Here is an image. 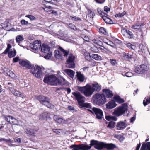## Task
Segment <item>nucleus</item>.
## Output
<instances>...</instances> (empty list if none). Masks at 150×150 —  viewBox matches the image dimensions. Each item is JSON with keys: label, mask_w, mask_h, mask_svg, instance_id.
<instances>
[{"label": "nucleus", "mask_w": 150, "mask_h": 150, "mask_svg": "<svg viewBox=\"0 0 150 150\" xmlns=\"http://www.w3.org/2000/svg\"><path fill=\"white\" fill-rule=\"evenodd\" d=\"M93 146L96 149L98 150H100L104 148L111 149L116 147V145L113 144H106L94 140L90 141L89 145H88L86 143L79 145H72L69 147L72 150H88Z\"/></svg>", "instance_id": "f257e3e1"}, {"label": "nucleus", "mask_w": 150, "mask_h": 150, "mask_svg": "<svg viewBox=\"0 0 150 150\" xmlns=\"http://www.w3.org/2000/svg\"><path fill=\"white\" fill-rule=\"evenodd\" d=\"M92 100L95 104L99 105L105 104L106 101L105 95L100 93H97L93 95L92 97Z\"/></svg>", "instance_id": "f03ea898"}, {"label": "nucleus", "mask_w": 150, "mask_h": 150, "mask_svg": "<svg viewBox=\"0 0 150 150\" xmlns=\"http://www.w3.org/2000/svg\"><path fill=\"white\" fill-rule=\"evenodd\" d=\"M37 99L42 105H43L48 108H53L54 106L50 103V100L48 98L42 95L37 96L36 97Z\"/></svg>", "instance_id": "7ed1b4c3"}, {"label": "nucleus", "mask_w": 150, "mask_h": 150, "mask_svg": "<svg viewBox=\"0 0 150 150\" xmlns=\"http://www.w3.org/2000/svg\"><path fill=\"white\" fill-rule=\"evenodd\" d=\"M43 81L45 83L51 85H57L58 79L54 75H46L44 78Z\"/></svg>", "instance_id": "20e7f679"}, {"label": "nucleus", "mask_w": 150, "mask_h": 150, "mask_svg": "<svg viewBox=\"0 0 150 150\" xmlns=\"http://www.w3.org/2000/svg\"><path fill=\"white\" fill-rule=\"evenodd\" d=\"M78 89L79 91L83 93L87 97L90 96L93 92L91 86L88 84L83 87L78 86Z\"/></svg>", "instance_id": "39448f33"}, {"label": "nucleus", "mask_w": 150, "mask_h": 150, "mask_svg": "<svg viewBox=\"0 0 150 150\" xmlns=\"http://www.w3.org/2000/svg\"><path fill=\"white\" fill-rule=\"evenodd\" d=\"M41 52L44 53V57L46 59H49L52 55L51 52H50V48L48 46L45 44H43L41 46Z\"/></svg>", "instance_id": "423d86ee"}, {"label": "nucleus", "mask_w": 150, "mask_h": 150, "mask_svg": "<svg viewBox=\"0 0 150 150\" xmlns=\"http://www.w3.org/2000/svg\"><path fill=\"white\" fill-rule=\"evenodd\" d=\"M127 109V104H124L122 106L115 109L113 113L117 116H120L124 114Z\"/></svg>", "instance_id": "0eeeda50"}, {"label": "nucleus", "mask_w": 150, "mask_h": 150, "mask_svg": "<svg viewBox=\"0 0 150 150\" xmlns=\"http://www.w3.org/2000/svg\"><path fill=\"white\" fill-rule=\"evenodd\" d=\"M31 72L35 77L40 78L42 76V72L41 68L39 66H35L34 68H31Z\"/></svg>", "instance_id": "6e6552de"}, {"label": "nucleus", "mask_w": 150, "mask_h": 150, "mask_svg": "<svg viewBox=\"0 0 150 150\" xmlns=\"http://www.w3.org/2000/svg\"><path fill=\"white\" fill-rule=\"evenodd\" d=\"M87 110L92 113H94L96 115V118L98 119H101L103 117V112L99 108L93 107L91 109H88Z\"/></svg>", "instance_id": "1a4fd4ad"}, {"label": "nucleus", "mask_w": 150, "mask_h": 150, "mask_svg": "<svg viewBox=\"0 0 150 150\" xmlns=\"http://www.w3.org/2000/svg\"><path fill=\"white\" fill-rule=\"evenodd\" d=\"M30 47L34 52L36 53L41 46V42L40 41H35L30 44Z\"/></svg>", "instance_id": "9d476101"}, {"label": "nucleus", "mask_w": 150, "mask_h": 150, "mask_svg": "<svg viewBox=\"0 0 150 150\" xmlns=\"http://www.w3.org/2000/svg\"><path fill=\"white\" fill-rule=\"evenodd\" d=\"M148 69V67L145 65H138L135 68V71L137 74H142L145 72Z\"/></svg>", "instance_id": "9b49d317"}, {"label": "nucleus", "mask_w": 150, "mask_h": 150, "mask_svg": "<svg viewBox=\"0 0 150 150\" xmlns=\"http://www.w3.org/2000/svg\"><path fill=\"white\" fill-rule=\"evenodd\" d=\"M72 94L75 96L76 99L78 101V105L79 106L80 103H82L84 102L85 98L80 93L77 92H72Z\"/></svg>", "instance_id": "f8f14e48"}, {"label": "nucleus", "mask_w": 150, "mask_h": 150, "mask_svg": "<svg viewBox=\"0 0 150 150\" xmlns=\"http://www.w3.org/2000/svg\"><path fill=\"white\" fill-rule=\"evenodd\" d=\"M75 57L72 54H70L68 59L67 60L66 66L69 68H72L75 67V65L74 62Z\"/></svg>", "instance_id": "ddd939ff"}, {"label": "nucleus", "mask_w": 150, "mask_h": 150, "mask_svg": "<svg viewBox=\"0 0 150 150\" xmlns=\"http://www.w3.org/2000/svg\"><path fill=\"white\" fill-rule=\"evenodd\" d=\"M20 65L22 66L25 67L29 69L32 68V66L29 61L27 60H22L19 62Z\"/></svg>", "instance_id": "4468645a"}, {"label": "nucleus", "mask_w": 150, "mask_h": 150, "mask_svg": "<svg viewBox=\"0 0 150 150\" xmlns=\"http://www.w3.org/2000/svg\"><path fill=\"white\" fill-rule=\"evenodd\" d=\"M127 126L126 120L124 121H121L118 122L117 125V128L118 130H123Z\"/></svg>", "instance_id": "2eb2a0df"}, {"label": "nucleus", "mask_w": 150, "mask_h": 150, "mask_svg": "<svg viewBox=\"0 0 150 150\" xmlns=\"http://www.w3.org/2000/svg\"><path fill=\"white\" fill-rule=\"evenodd\" d=\"M102 92L105 96H106L107 98H111L113 96V94L112 91L109 89H103Z\"/></svg>", "instance_id": "dca6fc26"}, {"label": "nucleus", "mask_w": 150, "mask_h": 150, "mask_svg": "<svg viewBox=\"0 0 150 150\" xmlns=\"http://www.w3.org/2000/svg\"><path fill=\"white\" fill-rule=\"evenodd\" d=\"M91 86L92 90L93 91V92L94 91L98 92L101 89V86L96 82L92 84Z\"/></svg>", "instance_id": "f3484780"}, {"label": "nucleus", "mask_w": 150, "mask_h": 150, "mask_svg": "<svg viewBox=\"0 0 150 150\" xmlns=\"http://www.w3.org/2000/svg\"><path fill=\"white\" fill-rule=\"evenodd\" d=\"M140 150H150V142L143 143Z\"/></svg>", "instance_id": "a211bd4d"}, {"label": "nucleus", "mask_w": 150, "mask_h": 150, "mask_svg": "<svg viewBox=\"0 0 150 150\" xmlns=\"http://www.w3.org/2000/svg\"><path fill=\"white\" fill-rule=\"evenodd\" d=\"M116 106L115 102L113 101H110L106 104L107 108L109 109L113 108Z\"/></svg>", "instance_id": "6ab92c4d"}, {"label": "nucleus", "mask_w": 150, "mask_h": 150, "mask_svg": "<svg viewBox=\"0 0 150 150\" xmlns=\"http://www.w3.org/2000/svg\"><path fill=\"white\" fill-rule=\"evenodd\" d=\"M64 72L66 73L69 77L73 78L75 73V72L74 71L69 69H66L64 70Z\"/></svg>", "instance_id": "aec40b11"}, {"label": "nucleus", "mask_w": 150, "mask_h": 150, "mask_svg": "<svg viewBox=\"0 0 150 150\" xmlns=\"http://www.w3.org/2000/svg\"><path fill=\"white\" fill-rule=\"evenodd\" d=\"M79 106H80L81 108H82L86 107L88 108H89V109H91L92 108L90 104L89 103H84V102L82 103H80Z\"/></svg>", "instance_id": "412c9836"}, {"label": "nucleus", "mask_w": 150, "mask_h": 150, "mask_svg": "<svg viewBox=\"0 0 150 150\" xmlns=\"http://www.w3.org/2000/svg\"><path fill=\"white\" fill-rule=\"evenodd\" d=\"M11 92L15 96L22 97V95L21 92L18 91L17 90L15 89H11Z\"/></svg>", "instance_id": "4be33fe9"}, {"label": "nucleus", "mask_w": 150, "mask_h": 150, "mask_svg": "<svg viewBox=\"0 0 150 150\" xmlns=\"http://www.w3.org/2000/svg\"><path fill=\"white\" fill-rule=\"evenodd\" d=\"M54 56L56 58L61 59L62 58V55L61 52L58 50H56L54 52Z\"/></svg>", "instance_id": "5701e85b"}, {"label": "nucleus", "mask_w": 150, "mask_h": 150, "mask_svg": "<svg viewBox=\"0 0 150 150\" xmlns=\"http://www.w3.org/2000/svg\"><path fill=\"white\" fill-rule=\"evenodd\" d=\"M16 52L14 49H12L8 52V57L11 58L14 57L16 55Z\"/></svg>", "instance_id": "b1692460"}, {"label": "nucleus", "mask_w": 150, "mask_h": 150, "mask_svg": "<svg viewBox=\"0 0 150 150\" xmlns=\"http://www.w3.org/2000/svg\"><path fill=\"white\" fill-rule=\"evenodd\" d=\"M102 18L106 23L110 24L112 23V21L106 16H102Z\"/></svg>", "instance_id": "393cba45"}, {"label": "nucleus", "mask_w": 150, "mask_h": 150, "mask_svg": "<svg viewBox=\"0 0 150 150\" xmlns=\"http://www.w3.org/2000/svg\"><path fill=\"white\" fill-rule=\"evenodd\" d=\"M76 73L77 77L79 81L81 82H83L84 79V76L78 72H77Z\"/></svg>", "instance_id": "a878e982"}, {"label": "nucleus", "mask_w": 150, "mask_h": 150, "mask_svg": "<svg viewBox=\"0 0 150 150\" xmlns=\"http://www.w3.org/2000/svg\"><path fill=\"white\" fill-rule=\"evenodd\" d=\"M65 83V79L63 77H60L59 79H58V83H57V85H63Z\"/></svg>", "instance_id": "bb28decb"}, {"label": "nucleus", "mask_w": 150, "mask_h": 150, "mask_svg": "<svg viewBox=\"0 0 150 150\" xmlns=\"http://www.w3.org/2000/svg\"><path fill=\"white\" fill-rule=\"evenodd\" d=\"M150 103V97H146L144 100L143 103L144 106Z\"/></svg>", "instance_id": "cd10ccee"}, {"label": "nucleus", "mask_w": 150, "mask_h": 150, "mask_svg": "<svg viewBox=\"0 0 150 150\" xmlns=\"http://www.w3.org/2000/svg\"><path fill=\"white\" fill-rule=\"evenodd\" d=\"M122 31L124 32H125L127 34L129 35L128 38H132L133 36V34L132 32L129 30H127L123 29L122 30Z\"/></svg>", "instance_id": "c85d7f7f"}, {"label": "nucleus", "mask_w": 150, "mask_h": 150, "mask_svg": "<svg viewBox=\"0 0 150 150\" xmlns=\"http://www.w3.org/2000/svg\"><path fill=\"white\" fill-rule=\"evenodd\" d=\"M59 49L63 53L64 56L67 57V56L69 53V51L64 50L61 47H59Z\"/></svg>", "instance_id": "c756f323"}, {"label": "nucleus", "mask_w": 150, "mask_h": 150, "mask_svg": "<svg viewBox=\"0 0 150 150\" xmlns=\"http://www.w3.org/2000/svg\"><path fill=\"white\" fill-rule=\"evenodd\" d=\"M6 25H5V29L8 31H10L11 28V24L8 23V21H6Z\"/></svg>", "instance_id": "7c9ffc66"}, {"label": "nucleus", "mask_w": 150, "mask_h": 150, "mask_svg": "<svg viewBox=\"0 0 150 150\" xmlns=\"http://www.w3.org/2000/svg\"><path fill=\"white\" fill-rule=\"evenodd\" d=\"M16 42L18 43H20V42L24 40V38L22 35H18L16 38Z\"/></svg>", "instance_id": "2f4dec72"}, {"label": "nucleus", "mask_w": 150, "mask_h": 150, "mask_svg": "<svg viewBox=\"0 0 150 150\" xmlns=\"http://www.w3.org/2000/svg\"><path fill=\"white\" fill-rule=\"evenodd\" d=\"M114 98L117 102L120 103H122L124 102V100L123 99L121 98L119 96H115Z\"/></svg>", "instance_id": "473e14b6"}, {"label": "nucleus", "mask_w": 150, "mask_h": 150, "mask_svg": "<svg viewBox=\"0 0 150 150\" xmlns=\"http://www.w3.org/2000/svg\"><path fill=\"white\" fill-rule=\"evenodd\" d=\"M131 28L132 29L139 30L141 28V25L138 23L135 24L132 26Z\"/></svg>", "instance_id": "72a5a7b5"}, {"label": "nucleus", "mask_w": 150, "mask_h": 150, "mask_svg": "<svg viewBox=\"0 0 150 150\" xmlns=\"http://www.w3.org/2000/svg\"><path fill=\"white\" fill-rule=\"evenodd\" d=\"M87 15L88 16L91 18H93L95 15L94 13L90 9L88 10Z\"/></svg>", "instance_id": "f704fd0d"}, {"label": "nucleus", "mask_w": 150, "mask_h": 150, "mask_svg": "<svg viewBox=\"0 0 150 150\" xmlns=\"http://www.w3.org/2000/svg\"><path fill=\"white\" fill-rule=\"evenodd\" d=\"M115 122L112 121H111L108 123L107 127L110 129L114 128L115 127Z\"/></svg>", "instance_id": "c9c22d12"}, {"label": "nucleus", "mask_w": 150, "mask_h": 150, "mask_svg": "<svg viewBox=\"0 0 150 150\" xmlns=\"http://www.w3.org/2000/svg\"><path fill=\"white\" fill-rule=\"evenodd\" d=\"M92 57L96 60H100L102 59L101 57L98 54H92Z\"/></svg>", "instance_id": "e433bc0d"}, {"label": "nucleus", "mask_w": 150, "mask_h": 150, "mask_svg": "<svg viewBox=\"0 0 150 150\" xmlns=\"http://www.w3.org/2000/svg\"><path fill=\"white\" fill-rule=\"evenodd\" d=\"M105 118L108 120L110 121L111 120L116 121L117 120V118L115 116H106Z\"/></svg>", "instance_id": "4c0bfd02"}, {"label": "nucleus", "mask_w": 150, "mask_h": 150, "mask_svg": "<svg viewBox=\"0 0 150 150\" xmlns=\"http://www.w3.org/2000/svg\"><path fill=\"white\" fill-rule=\"evenodd\" d=\"M115 137L118 139L120 142H122L125 139V138L124 137L120 135H115Z\"/></svg>", "instance_id": "58836bf2"}, {"label": "nucleus", "mask_w": 150, "mask_h": 150, "mask_svg": "<svg viewBox=\"0 0 150 150\" xmlns=\"http://www.w3.org/2000/svg\"><path fill=\"white\" fill-rule=\"evenodd\" d=\"M127 46L128 48L133 50H135L136 47L135 45H132L130 43H127Z\"/></svg>", "instance_id": "ea45409f"}, {"label": "nucleus", "mask_w": 150, "mask_h": 150, "mask_svg": "<svg viewBox=\"0 0 150 150\" xmlns=\"http://www.w3.org/2000/svg\"><path fill=\"white\" fill-rule=\"evenodd\" d=\"M7 74L8 76L12 78L15 77V74L10 70H9V71L7 73Z\"/></svg>", "instance_id": "a19ab883"}, {"label": "nucleus", "mask_w": 150, "mask_h": 150, "mask_svg": "<svg viewBox=\"0 0 150 150\" xmlns=\"http://www.w3.org/2000/svg\"><path fill=\"white\" fill-rule=\"evenodd\" d=\"M124 58L127 60H130L132 58V55L129 53L125 54L124 56Z\"/></svg>", "instance_id": "79ce46f5"}, {"label": "nucleus", "mask_w": 150, "mask_h": 150, "mask_svg": "<svg viewBox=\"0 0 150 150\" xmlns=\"http://www.w3.org/2000/svg\"><path fill=\"white\" fill-rule=\"evenodd\" d=\"M26 132L27 134L30 135H33L34 134L33 130L30 129H27Z\"/></svg>", "instance_id": "37998d69"}, {"label": "nucleus", "mask_w": 150, "mask_h": 150, "mask_svg": "<svg viewBox=\"0 0 150 150\" xmlns=\"http://www.w3.org/2000/svg\"><path fill=\"white\" fill-rule=\"evenodd\" d=\"M57 122L59 124H61L62 123H66L67 122V121L59 117Z\"/></svg>", "instance_id": "c03bdc74"}, {"label": "nucleus", "mask_w": 150, "mask_h": 150, "mask_svg": "<svg viewBox=\"0 0 150 150\" xmlns=\"http://www.w3.org/2000/svg\"><path fill=\"white\" fill-rule=\"evenodd\" d=\"M11 116H6L5 117V120L11 124Z\"/></svg>", "instance_id": "a18cd8bd"}, {"label": "nucleus", "mask_w": 150, "mask_h": 150, "mask_svg": "<svg viewBox=\"0 0 150 150\" xmlns=\"http://www.w3.org/2000/svg\"><path fill=\"white\" fill-rule=\"evenodd\" d=\"M91 50L94 52H97L98 51V50L97 47L94 46L91 47Z\"/></svg>", "instance_id": "49530a36"}, {"label": "nucleus", "mask_w": 150, "mask_h": 150, "mask_svg": "<svg viewBox=\"0 0 150 150\" xmlns=\"http://www.w3.org/2000/svg\"><path fill=\"white\" fill-rule=\"evenodd\" d=\"M125 76L128 77H131L133 76L132 73L130 72H128L125 73Z\"/></svg>", "instance_id": "de8ad7c7"}, {"label": "nucleus", "mask_w": 150, "mask_h": 150, "mask_svg": "<svg viewBox=\"0 0 150 150\" xmlns=\"http://www.w3.org/2000/svg\"><path fill=\"white\" fill-rule=\"evenodd\" d=\"M8 87L11 91V89H13V88L14 86V85L12 83L8 82Z\"/></svg>", "instance_id": "09e8293b"}, {"label": "nucleus", "mask_w": 150, "mask_h": 150, "mask_svg": "<svg viewBox=\"0 0 150 150\" xmlns=\"http://www.w3.org/2000/svg\"><path fill=\"white\" fill-rule=\"evenodd\" d=\"M25 16L29 18L31 20H34L36 19L35 17L31 15H26Z\"/></svg>", "instance_id": "8fccbe9b"}, {"label": "nucleus", "mask_w": 150, "mask_h": 150, "mask_svg": "<svg viewBox=\"0 0 150 150\" xmlns=\"http://www.w3.org/2000/svg\"><path fill=\"white\" fill-rule=\"evenodd\" d=\"M110 62L111 64L113 66L115 65V64L117 63L116 61L115 60L113 59H110Z\"/></svg>", "instance_id": "3c124183"}, {"label": "nucleus", "mask_w": 150, "mask_h": 150, "mask_svg": "<svg viewBox=\"0 0 150 150\" xmlns=\"http://www.w3.org/2000/svg\"><path fill=\"white\" fill-rule=\"evenodd\" d=\"M21 23L22 25H27L28 24V21L24 19L21 20Z\"/></svg>", "instance_id": "603ef678"}, {"label": "nucleus", "mask_w": 150, "mask_h": 150, "mask_svg": "<svg viewBox=\"0 0 150 150\" xmlns=\"http://www.w3.org/2000/svg\"><path fill=\"white\" fill-rule=\"evenodd\" d=\"M99 31L103 34H105L106 32V29L103 27H101L99 29Z\"/></svg>", "instance_id": "864d4df0"}, {"label": "nucleus", "mask_w": 150, "mask_h": 150, "mask_svg": "<svg viewBox=\"0 0 150 150\" xmlns=\"http://www.w3.org/2000/svg\"><path fill=\"white\" fill-rule=\"evenodd\" d=\"M69 27L71 29H72L74 30H75L76 29V27L72 23H69Z\"/></svg>", "instance_id": "5fc2aeb1"}, {"label": "nucleus", "mask_w": 150, "mask_h": 150, "mask_svg": "<svg viewBox=\"0 0 150 150\" xmlns=\"http://www.w3.org/2000/svg\"><path fill=\"white\" fill-rule=\"evenodd\" d=\"M97 11L99 14L101 15V16L103 15L104 12L100 8H97Z\"/></svg>", "instance_id": "6e6d98bb"}, {"label": "nucleus", "mask_w": 150, "mask_h": 150, "mask_svg": "<svg viewBox=\"0 0 150 150\" xmlns=\"http://www.w3.org/2000/svg\"><path fill=\"white\" fill-rule=\"evenodd\" d=\"M105 0H94L96 3L102 4L104 3Z\"/></svg>", "instance_id": "4d7b16f0"}, {"label": "nucleus", "mask_w": 150, "mask_h": 150, "mask_svg": "<svg viewBox=\"0 0 150 150\" xmlns=\"http://www.w3.org/2000/svg\"><path fill=\"white\" fill-rule=\"evenodd\" d=\"M14 141L16 142L20 143L21 142V139L17 137L15 138L14 139Z\"/></svg>", "instance_id": "13d9d810"}, {"label": "nucleus", "mask_w": 150, "mask_h": 150, "mask_svg": "<svg viewBox=\"0 0 150 150\" xmlns=\"http://www.w3.org/2000/svg\"><path fill=\"white\" fill-rule=\"evenodd\" d=\"M104 11L108 13L110 10L109 8L107 6H105L104 8Z\"/></svg>", "instance_id": "bf43d9fd"}, {"label": "nucleus", "mask_w": 150, "mask_h": 150, "mask_svg": "<svg viewBox=\"0 0 150 150\" xmlns=\"http://www.w3.org/2000/svg\"><path fill=\"white\" fill-rule=\"evenodd\" d=\"M49 12H50V13H52L55 15H57V12L56 11L51 10L49 11Z\"/></svg>", "instance_id": "052dcab7"}, {"label": "nucleus", "mask_w": 150, "mask_h": 150, "mask_svg": "<svg viewBox=\"0 0 150 150\" xmlns=\"http://www.w3.org/2000/svg\"><path fill=\"white\" fill-rule=\"evenodd\" d=\"M104 42L106 43V44L111 46L112 47L113 46L111 45L112 44H113V42L112 41H110V40H108V42Z\"/></svg>", "instance_id": "680f3d73"}, {"label": "nucleus", "mask_w": 150, "mask_h": 150, "mask_svg": "<svg viewBox=\"0 0 150 150\" xmlns=\"http://www.w3.org/2000/svg\"><path fill=\"white\" fill-rule=\"evenodd\" d=\"M125 14L126 12L125 11H124L122 13H119V16L120 17H122L124 15H125Z\"/></svg>", "instance_id": "e2e57ef3"}, {"label": "nucleus", "mask_w": 150, "mask_h": 150, "mask_svg": "<svg viewBox=\"0 0 150 150\" xmlns=\"http://www.w3.org/2000/svg\"><path fill=\"white\" fill-rule=\"evenodd\" d=\"M11 122L12 123H15L16 122V119L15 118L13 117L12 116H11Z\"/></svg>", "instance_id": "0e129e2a"}, {"label": "nucleus", "mask_w": 150, "mask_h": 150, "mask_svg": "<svg viewBox=\"0 0 150 150\" xmlns=\"http://www.w3.org/2000/svg\"><path fill=\"white\" fill-rule=\"evenodd\" d=\"M19 60V58L18 57H16L13 58V61L14 62H16Z\"/></svg>", "instance_id": "69168bd1"}, {"label": "nucleus", "mask_w": 150, "mask_h": 150, "mask_svg": "<svg viewBox=\"0 0 150 150\" xmlns=\"http://www.w3.org/2000/svg\"><path fill=\"white\" fill-rule=\"evenodd\" d=\"M44 113H42L41 114L39 117V119H44L45 118V117L44 116Z\"/></svg>", "instance_id": "338daca9"}, {"label": "nucleus", "mask_w": 150, "mask_h": 150, "mask_svg": "<svg viewBox=\"0 0 150 150\" xmlns=\"http://www.w3.org/2000/svg\"><path fill=\"white\" fill-rule=\"evenodd\" d=\"M54 120L56 121H57L58 119H59V117L57 115H54L53 117Z\"/></svg>", "instance_id": "774afa93"}]
</instances>
